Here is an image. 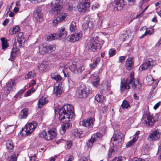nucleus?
I'll use <instances>...</instances> for the list:
<instances>
[{"instance_id":"obj_24","label":"nucleus","mask_w":161,"mask_h":161,"mask_svg":"<svg viewBox=\"0 0 161 161\" xmlns=\"http://www.w3.org/2000/svg\"><path fill=\"white\" fill-rule=\"evenodd\" d=\"M28 111L27 108L22 109L19 113V118L20 119H26L28 115Z\"/></svg>"},{"instance_id":"obj_59","label":"nucleus","mask_w":161,"mask_h":161,"mask_svg":"<svg viewBox=\"0 0 161 161\" xmlns=\"http://www.w3.org/2000/svg\"><path fill=\"white\" fill-rule=\"evenodd\" d=\"M99 80H96V81L92 83V84L93 86L97 87L98 86L99 84Z\"/></svg>"},{"instance_id":"obj_18","label":"nucleus","mask_w":161,"mask_h":161,"mask_svg":"<svg viewBox=\"0 0 161 161\" xmlns=\"http://www.w3.org/2000/svg\"><path fill=\"white\" fill-rule=\"evenodd\" d=\"M94 119L92 117H90L82 121V125L86 127H92L93 126Z\"/></svg>"},{"instance_id":"obj_4","label":"nucleus","mask_w":161,"mask_h":161,"mask_svg":"<svg viewBox=\"0 0 161 161\" xmlns=\"http://www.w3.org/2000/svg\"><path fill=\"white\" fill-rule=\"evenodd\" d=\"M37 126L36 122H32L26 125L25 127L20 132L21 134L23 136L29 135L34 130Z\"/></svg>"},{"instance_id":"obj_56","label":"nucleus","mask_w":161,"mask_h":161,"mask_svg":"<svg viewBox=\"0 0 161 161\" xmlns=\"http://www.w3.org/2000/svg\"><path fill=\"white\" fill-rule=\"evenodd\" d=\"M92 80H93L92 82V83L94 82L95 81H96V80H99V78L98 76L96 75L93 77Z\"/></svg>"},{"instance_id":"obj_7","label":"nucleus","mask_w":161,"mask_h":161,"mask_svg":"<svg viewBox=\"0 0 161 161\" xmlns=\"http://www.w3.org/2000/svg\"><path fill=\"white\" fill-rule=\"evenodd\" d=\"M90 7L89 0H80L77 6L78 10L81 13H85Z\"/></svg>"},{"instance_id":"obj_11","label":"nucleus","mask_w":161,"mask_h":161,"mask_svg":"<svg viewBox=\"0 0 161 161\" xmlns=\"http://www.w3.org/2000/svg\"><path fill=\"white\" fill-rule=\"evenodd\" d=\"M78 93L80 95V97L84 98L87 97L89 93L91 92L89 88H87L84 85H81L78 90Z\"/></svg>"},{"instance_id":"obj_46","label":"nucleus","mask_w":161,"mask_h":161,"mask_svg":"<svg viewBox=\"0 0 161 161\" xmlns=\"http://www.w3.org/2000/svg\"><path fill=\"white\" fill-rule=\"evenodd\" d=\"M147 82L149 84H152L153 82V78L151 76L149 75L147 76L146 78Z\"/></svg>"},{"instance_id":"obj_50","label":"nucleus","mask_w":161,"mask_h":161,"mask_svg":"<svg viewBox=\"0 0 161 161\" xmlns=\"http://www.w3.org/2000/svg\"><path fill=\"white\" fill-rule=\"evenodd\" d=\"M46 133L45 131H43L41 132L39 135V136L40 138H43L45 139Z\"/></svg>"},{"instance_id":"obj_28","label":"nucleus","mask_w":161,"mask_h":161,"mask_svg":"<svg viewBox=\"0 0 161 161\" xmlns=\"http://www.w3.org/2000/svg\"><path fill=\"white\" fill-rule=\"evenodd\" d=\"M95 99L98 103H103L106 99L104 97L103 95L97 94L95 97Z\"/></svg>"},{"instance_id":"obj_16","label":"nucleus","mask_w":161,"mask_h":161,"mask_svg":"<svg viewBox=\"0 0 161 161\" xmlns=\"http://www.w3.org/2000/svg\"><path fill=\"white\" fill-rule=\"evenodd\" d=\"M63 8L62 6L59 4L55 5L54 7L51 9L50 13L53 15L58 14L59 13L63 11Z\"/></svg>"},{"instance_id":"obj_35","label":"nucleus","mask_w":161,"mask_h":161,"mask_svg":"<svg viewBox=\"0 0 161 161\" xmlns=\"http://www.w3.org/2000/svg\"><path fill=\"white\" fill-rule=\"evenodd\" d=\"M138 138V136H136L133 138L127 144L126 147L129 148L131 147L135 142L137 140Z\"/></svg>"},{"instance_id":"obj_32","label":"nucleus","mask_w":161,"mask_h":161,"mask_svg":"<svg viewBox=\"0 0 161 161\" xmlns=\"http://www.w3.org/2000/svg\"><path fill=\"white\" fill-rule=\"evenodd\" d=\"M51 77L53 79L55 80L56 82H58L62 79V77L56 73L52 74Z\"/></svg>"},{"instance_id":"obj_49","label":"nucleus","mask_w":161,"mask_h":161,"mask_svg":"<svg viewBox=\"0 0 161 161\" xmlns=\"http://www.w3.org/2000/svg\"><path fill=\"white\" fill-rule=\"evenodd\" d=\"M60 21L58 20L57 18L53 20V26H56L58 24L60 23Z\"/></svg>"},{"instance_id":"obj_39","label":"nucleus","mask_w":161,"mask_h":161,"mask_svg":"<svg viewBox=\"0 0 161 161\" xmlns=\"http://www.w3.org/2000/svg\"><path fill=\"white\" fill-rule=\"evenodd\" d=\"M36 76V73L34 70L28 72L27 75L25 76V78H32Z\"/></svg>"},{"instance_id":"obj_47","label":"nucleus","mask_w":161,"mask_h":161,"mask_svg":"<svg viewBox=\"0 0 161 161\" xmlns=\"http://www.w3.org/2000/svg\"><path fill=\"white\" fill-rule=\"evenodd\" d=\"M153 28H151L149 29V30L148 29H147L146 30V32L142 36L140 37V38H143L144 36H145L147 34H150L152 33V32H153Z\"/></svg>"},{"instance_id":"obj_15","label":"nucleus","mask_w":161,"mask_h":161,"mask_svg":"<svg viewBox=\"0 0 161 161\" xmlns=\"http://www.w3.org/2000/svg\"><path fill=\"white\" fill-rule=\"evenodd\" d=\"M110 89L109 84L108 83H106L101 86L100 91V93L102 95H107L109 92Z\"/></svg>"},{"instance_id":"obj_64","label":"nucleus","mask_w":161,"mask_h":161,"mask_svg":"<svg viewBox=\"0 0 161 161\" xmlns=\"http://www.w3.org/2000/svg\"><path fill=\"white\" fill-rule=\"evenodd\" d=\"M66 145H67V148L68 149H69L70 148L71 146V145H72L71 142V141L68 142L67 143Z\"/></svg>"},{"instance_id":"obj_17","label":"nucleus","mask_w":161,"mask_h":161,"mask_svg":"<svg viewBox=\"0 0 161 161\" xmlns=\"http://www.w3.org/2000/svg\"><path fill=\"white\" fill-rule=\"evenodd\" d=\"M87 47L88 49L94 52L97 49H100L101 46V44L99 43L95 42H90L88 44Z\"/></svg>"},{"instance_id":"obj_37","label":"nucleus","mask_w":161,"mask_h":161,"mask_svg":"<svg viewBox=\"0 0 161 161\" xmlns=\"http://www.w3.org/2000/svg\"><path fill=\"white\" fill-rule=\"evenodd\" d=\"M48 133H49L52 140L54 139L57 136L56 130L54 129L49 130L48 131Z\"/></svg>"},{"instance_id":"obj_25","label":"nucleus","mask_w":161,"mask_h":161,"mask_svg":"<svg viewBox=\"0 0 161 161\" xmlns=\"http://www.w3.org/2000/svg\"><path fill=\"white\" fill-rule=\"evenodd\" d=\"M48 65V64L47 62L45 61L39 64L37 66V67L40 71L43 72L46 70Z\"/></svg>"},{"instance_id":"obj_20","label":"nucleus","mask_w":161,"mask_h":161,"mask_svg":"<svg viewBox=\"0 0 161 161\" xmlns=\"http://www.w3.org/2000/svg\"><path fill=\"white\" fill-rule=\"evenodd\" d=\"M134 61L132 58H129L126 60L125 67L127 70H130L134 67Z\"/></svg>"},{"instance_id":"obj_10","label":"nucleus","mask_w":161,"mask_h":161,"mask_svg":"<svg viewBox=\"0 0 161 161\" xmlns=\"http://www.w3.org/2000/svg\"><path fill=\"white\" fill-rule=\"evenodd\" d=\"M142 121L147 125L152 126L154 125V122L153 117L149 113H144L142 116Z\"/></svg>"},{"instance_id":"obj_34","label":"nucleus","mask_w":161,"mask_h":161,"mask_svg":"<svg viewBox=\"0 0 161 161\" xmlns=\"http://www.w3.org/2000/svg\"><path fill=\"white\" fill-rule=\"evenodd\" d=\"M54 88L55 90L54 92L56 95L57 96H59L62 92V87L58 85L56 86V90L55 87H54Z\"/></svg>"},{"instance_id":"obj_51","label":"nucleus","mask_w":161,"mask_h":161,"mask_svg":"<svg viewBox=\"0 0 161 161\" xmlns=\"http://www.w3.org/2000/svg\"><path fill=\"white\" fill-rule=\"evenodd\" d=\"M52 5H53V4H55V5H57V4H59L60 5H62L61 4L62 2H61L60 0H54L52 2Z\"/></svg>"},{"instance_id":"obj_62","label":"nucleus","mask_w":161,"mask_h":161,"mask_svg":"<svg viewBox=\"0 0 161 161\" xmlns=\"http://www.w3.org/2000/svg\"><path fill=\"white\" fill-rule=\"evenodd\" d=\"M161 104V102H159L157 103L153 107V108L155 109H156L158 108L159 105Z\"/></svg>"},{"instance_id":"obj_48","label":"nucleus","mask_w":161,"mask_h":161,"mask_svg":"<svg viewBox=\"0 0 161 161\" xmlns=\"http://www.w3.org/2000/svg\"><path fill=\"white\" fill-rule=\"evenodd\" d=\"M115 50L114 49H111L108 52V54L109 57H111L114 55L115 54Z\"/></svg>"},{"instance_id":"obj_55","label":"nucleus","mask_w":161,"mask_h":161,"mask_svg":"<svg viewBox=\"0 0 161 161\" xmlns=\"http://www.w3.org/2000/svg\"><path fill=\"white\" fill-rule=\"evenodd\" d=\"M49 133H48V134L46 133V137L45 138V139L47 140L50 141L52 140V138L50 136V135Z\"/></svg>"},{"instance_id":"obj_38","label":"nucleus","mask_w":161,"mask_h":161,"mask_svg":"<svg viewBox=\"0 0 161 161\" xmlns=\"http://www.w3.org/2000/svg\"><path fill=\"white\" fill-rule=\"evenodd\" d=\"M70 30L71 32H75L77 29L76 23L74 21H72L70 25Z\"/></svg>"},{"instance_id":"obj_12","label":"nucleus","mask_w":161,"mask_h":161,"mask_svg":"<svg viewBox=\"0 0 161 161\" xmlns=\"http://www.w3.org/2000/svg\"><path fill=\"white\" fill-rule=\"evenodd\" d=\"M82 36L81 32H80L78 33L73 34L71 36H68L67 39L68 41L71 42H74L78 41L82 37Z\"/></svg>"},{"instance_id":"obj_45","label":"nucleus","mask_w":161,"mask_h":161,"mask_svg":"<svg viewBox=\"0 0 161 161\" xmlns=\"http://www.w3.org/2000/svg\"><path fill=\"white\" fill-rule=\"evenodd\" d=\"M17 51V48H14L12 49V52L11 53V57L12 58H14L15 56L16 52Z\"/></svg>"},{"instance_id":"obj_44","label":"nucleus","mask_w":161,"mask_h":161,"mask_svg":"<svg viewBox=\"0 0 161 161\" xmlns=\"http://www.w3.org/2000/svg\"><path fill=\"white\" fill-rule=\"evenodd\" d=\"M68 128L67 127L66 125L64 124L61 125V129L60 131V133L62 134H64L66 130Z\"/></svg>"},{"instance_id":"obj_5","label":"nucleus","mask_w":161,"mask_h":161,"mask_svg":"<svg viewBox=\"0 0 161 161\" xmlns=\"http://www.w3.org/2000/svg\"><path fill=\"white\" fill-rule=\"evenodd\" d=\"M67 35V32L65 30L64 26H63L59 30L58 33L51 34L47 37V38L49 41H51L58 38H63L65 37Z\"/></svg>"},{"instance_id":"obj_33","label":"nucleus","mask_w":161,"mask_h":161,"mask_svg":"<svg viewBox=\"0 0 161 161\" xmlns=\"http://www.w3.org/2000/svg\"><path fill=\"white\" fill-rule=\"evenodd\" d=\"M103 136L102 134L100 133H96L93 134L91 136L92 139L95 141L98 139L101 138Z\"/></svg>"},{"instance_id":"obj_41","label":"nucleus","mask_w":161,"mask_h":161,"mask_svg":"<svg viewBox=\"0 0 161 161\" xmlns=\"http://www.w3.org/2000/svg\"><path fill=\"white\" fill-rule=\"evenodd\" d=\"M64 122L62 121L61 120H59L61 122L64 124L68 128L71 127L72 126V124L71 123L68 122L69 121L67 120L68 119H66V117L64 118Z\"/></svg>"},{"instance_id":"obj_30","label":"nucleus","mask_w":161,"mask_h":161,"mask_svg":"<svg viewBox=\"0 0 161 161\" xmlns=\"http://www.w3.org/2000/svg\"><path fill=\"white\" fill-rule=\"evenodd\" d=\"M19 155V153L18 151H15L10 156L9 161H17V158Z\"/></svg>"},{"instance_id":"obj_22","label":"nucleus","mask_w":161,"mask_h":161,"mask_svg":"<svg viewBox=\"0 0 161 161\" xmlns=\"http://www.w3.org/2000/svg\"><path fill=\"white\" fill-rule=\"evenodd\" d=\"M6 146L8 151L9 152L13 151L14 148V145L12 140L9 139L6 141Z\"/></svg>"},{"instance_id":"obj_61","label":"nucleus","mask_w":161,"mask_h":161,"mask_svg":"<svg viewBox=\"0 0 161 161\" xmlns=\"http://www.w3.org/2000/svg\"><path fill=\"white\" fill-rule=\"evenodd\" d=\"M122 157H115L114 159L112 161H122Z\"/></svg>"},{"instance_id":"obj_21","label":"nucleus","mask_w":161,"mask_h":161,"mask_svg":"<svg viewBox=\"0 0 161 161\" xmlns=\"http://www.w3.org/2000/svg\"><path fill=\"white\" fill-rule=\"evenodd\" d=\"M17 42L19 46H21L25 42V39L23 36V33L22 32L19 33L17 36Z\"/></svg>"},{"instance_id":"obj_2","label":"nucleus","mask_w":161,"mask_h":161,"mask_svg":"<svg viewBox=\"0 0 161 161\" xmlns=\"http://www.w3.org/2000/svg\"><path fill=\"white\" fill-rule=\"evenodd\" d=\"M59 119L64 122V118L66 117L67 120L70 121L75 116L74 108L72 105L66 104L59 110Z\"/></svg>"},{"instance_id":"obj_13","label":"nucleus","mask_w":161,"mask_h":161,"mask_svg":"<svg viewBox=\"0 0 161 161\" xmlns=\"http://www.w3.org/2000/svg\"><path fill=\"white\" fill-rule=\"evenodd\" d=\"M94 21L92 19H90L88 21H86L82 25L83 29L84 31H90L93 26Z\"/></svg>"},{"instance_id":"obj_57","label":"nucleus","mask_w":161,"mask_h":161,"mask_svg":"<svg viewBox=\"0 0 161 161\" xmlns=\"http://www.w3.org/2000/svg\"><path fill=\"white\" fill-rule=\"evenodd\" d=\"M35 91V89L33 90V89H30V90H28L26 92V96H29L30 95V94L31 92H34Z\"/></svg>"},{"instance_id":"obj_52","label":"nucleus","mask_w":161,"mask_h":161,"mask_svg":"<svg viewBox=\"0 0 161 161\" xmlns=\"http://www.w3.org/2000/svg\"><path fill=\"white\" fill-rule=\"evenodd\" d=\"M108 107L105 106L102 109V111L103 113L106 114L108 110Z\"/></svg>"},{"instance_id":"obj_14","label":"nucleus","mask_w":161,"mask_h":161,"mask_svg":"<svg viewBox=\"0 0 161 161\" xmlns=\"http://www.w3.org/2000/svg\"><path fill=\"white\" fill-rule=\"evenodd\" d=\"M161 133L158 130L152 131L149 135L148 139L150 141L158 140L160 138Z\"/></svg>"},{"instance_id":"obj_36","label":"nucleus","mask_w":161,"mask_h":161,"mask_svg":"<svg viewBox=\"0 0 161 161\" xmlns=\"http://www.w3.org/2000/svg\"><path fill=\"white\" fill-rule=\"evenodd\" d=\"M57 17V18L58 20L60 22L64 19L67 16V14L65 13H62V12L59 13Z\"/></svg>"},{"instance_id":"obj_26","label":"nucleus","mask_w":161,"mask_h":161,"mask_svg":"<svg viewBox=\"0 0 161 161\" xmlns=\"http://www.w3.org/2000/svg\"><path fill=\"white\" fill-rule=\"evenodd\" d=\"M81 133L82 132L80 130L74 129L72 131V136L74 138H80Z\"/></svg>"},{"instance_id":"obj_6","label":"nucleus","mask_w":161,"mask_h":161,"mask_svg":"<svg viewBox=\"0 0 161 161\" xmlns=\"http://www.w3.org/2000/svg\"><path fill=\"white\" fill-rule=\"evenodd\" d=\"M39 52L42 55L48 53H50L54 51L56 49L55 45H48L44 44L40 45L39 47Z\"/></svg>"},{"instance_id":"obj_1","label":"nucleus","mask_w":161,"mask_h":161,"mask_svg":"<svg viewBox=\"0 0 161 161\" xmlns=\"http://www.w3.org/2000/svg\"><path fill=\"white\" fill-rule=\"evenodd\" d=\"M134 76V72H131L125 82L123 84L121 83L120 86L121 91H123L125 89L127 90L130 89V85L132 87L135 91H137L141 88L142 84L139 83L138 79H135Z\"/></svg>"},{"instance_id":"obj_31","label":"nucleus","mask_w":161,"mask_h":161,"mask_svg":"<svg viewBox=\"0 0 161 161\" xmlns=\"http://www.w3.org/2000/svg\"><path fill=\"white\" fill-rule=\"evenodd\" d=\"M20 30L19 27L18 26H16L10 29L9 31V34L11 35L15 34L19 32Z\"/></svg>"},{"instance_id":"obj_23","label":"nucleus","mask_w":161,"mask_h":161,"mask_svg":"<svg viewBox=\"0 0 161 161\" xmlns=\"http://www.w3.org/2000/svg\"><path fill=\"white\" fill-rule=\"evenodd\" d=\"M15 85L14 81H10L6 84L5 91L7 94H8L9 93L10 91H11L12 89L13 88L12 87Z\"/></svg>"},{"instance_id":"obj_54","label":"nucleus","mask_w":161,"mask_h":161,"mask_svg":"<svg viewBox=\"0 0 161 161\" xmlns=\"http://www.w3.org/2000/svg\"><path fill=\"white\" fill-rule=\"evenodd\" d=\"M114 153V149L112 148H110L109 149V153L108 154V156L109 157L111 156L112 154Z\"/></svg>"},{"instance_id":"obj_27","label":"nucleus","mask_w":161,"mask_h":161,"mask_svg":"<svg viewBox=\"0 0 161 161\" xmlns=\"http://www.w3.org/2000/svg\"><path fill=\"white\" fill-rule=\"evenodd\" d=\"M100 61V58L98 57L93 60V63L90 64L89 65L91 69H93L96 68Z\"/></svg>"},{"instance_id":"obj_53","label":"nucleus","mask_w":161,"mask_h":161,"mask_svg":"<svg viewBox=\"0 0 161 161\" xmlns=\"http://www.w3.org/2000/svg\"><path fill=\"white\" fill-rule=\"evenodd\" d=\"M25 90L24 89H22L19 91L14 96V97H16L19 96L21 94H22L25 91Z\"/></svg>"},{"instance_id":"obj_19","label":"nucleus","mask_w":161,"mask_h":161,"mask_svg":"<svg viewBox=\"0 0 161 161\" xmlns=\"http://www.w3.org/2000/svg\"><path fill=\"white\" fill-rule=\"evenodd\" d=\"M40 7L37 8L36 11L34 13V16L37 21L41 22L43 20L42 14L41 13Z\"/></svg>"},{"instance_id":"obj_43","label":"nucleus","mask_w":161,"mask_h":161,"mask_svg":"<svg viewBox=\"0 0 161 161\" xmlns=\"http://www.w3.org/2000/svg\"><path fill=\"white\" fill-rule=\"evenodd\" d=\"M95 141H94L91 138L89 140L88 142H86V145L88 147L91 148L92 146L93 143L95 142Z\"/></svg>"},{"instance_id":"obj_3","label":"nucleus","mask_w":161,"mask_h":161,"mask_svg":"<svg viewBox=\"0 0 161 161\" xmlns=\"http://www.w3.org/2000/svg\"><path fill=\"white\" fill-rule=\"evenodd\" d=\"M68 67L72 72L76 74H81L86 69L85 65L79 62L75 61H73L72 63L68 64L66 66L64 67L65 69L68 68Z\"/></svg>"},{"instance_id":"obj_29","label":"nucleus","mask_w":161,"mask_h":161,"mask_svg":"<svg viewBox=\"0 0 161 161\" xmlns=\"http://www.w3.org/2000/svg\"><path fill=\"white\" fill-rule=\"evenodd\" d=\"M47 102L46 99L44 97H42L39 99L38 102V106L39 108H42V106Z\"/></svg>"},{"instance_id":"obj_60","label":"nucleus","mask_w":161,"mask_h":161,"mask_svg":"<svg viewBox=\"0 0 161 161\" xmlns=\"http://www.w3.org/2000/svg\"><path fill=\"white\" fill-rule=\"evenodd\" d=\"M131 161H145L144 159H142L141 158H133Z\"/></svg>"},{"instance_id":"obj_9","label":"nucleus","mask_w":161,"mask_h":161,"mask_svg":"<svg viewBox=\"0 0 161 161\" xmlns=\"http://www.w3.org/2000/svg\"><path fill=\"white\" fill-rule=\"evenodd\" d=\"M124 137V136L123 134L119 130L117 131L113 135L111 139V142L113 144L114 143V142H116V143H121L123 141Z\"/></svg>"},{"instance_id":"obj_63","label":"nucleus","mask_w":161,"mask_h":161,"mask_svg":"<svg viewBox=\"0 0 161 161\" xmlns=\"http://www.w3.org/2000/svg\"><path fill=\"white\" fill-rule=\"evenodd\" d=\"M88 157H87L86 158L83 157L80 159L79 161H88Z\"/></svg>"},{"instance_id":"obj_8","label":"nucleus","mask_w":161,"mask_h":161,"mask_svg":"<svg viewBox=\"0 0 161 161\" xmlns=\"http://www.w3.org/2000/svg\"><path fill=\"white\" fill-rule=\"evenodd\" d=\"M155 64L156 62L154 60L151 58H148L146 59L140 66L139 69L140 71H142L147 69H151Z\"/></svg>"},{"instance_id":"obj_40","label":"nucleus","mask_w":161,"mask_h":161,"mask_svg":"<svg viewBox=\"0 0 161 161\" xmlns=\"http://www.w3.org/2000/svg\"><path fill=\"white\" fill-rule=\"evenodd\" d=\"M1 40L2 42V49H4L5 48H7L8 47V45L7 44V42L5 40V39L3 38H1Z\"/></svg>"},{"instance_id":"obj_42","label":"nucleus","mask_w":161,"mask_h":161,"mask_svg":"<svg viewBox=\"0 0 161 161\" xmlns=\"http://www.w3.org/2000/svg\"><path fill=\"white\" fill-rule=\"evenodd\" d=\"M121 106L123 108H127L130 106V105L127 101L124 100L123 101Z\"/></svg>"},{"instance_id":"obj_58","label":"nucleus","mask_w":161,"mask_h":161,"mask_svg":"<svg viewBox=\"0 0 161 161\" xmlns=\"http://www.w3.org/2000/svg\"><path fill=\"white\" fill-rule=\"evenodd\" d=\"M125 56H120L119 58V61L120 63H122L125 59Z\"/></svg>"}]
</instances>
